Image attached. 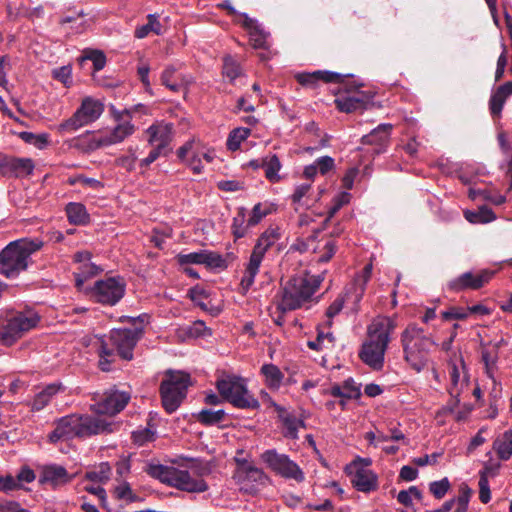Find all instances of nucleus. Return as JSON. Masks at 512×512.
I'll return each instance as SVG.
<instances>
[{
	"instance_id": "obj_1",
	"label": "nucleus",
	"mask_w": 512,
	"mask_h": 512,
	"mask_svg": "<svg viewBox=\"0 0 512 512\" xmlns=\"http://www.w3.org/2000/svg\"><path fill=\"white\" fill-rule=\"evenodd\" d=\"M396 327V319L389 316H378L368 325L367 339L361 346L359 357L373 370L383 368L385 353Z\"/></svg>"
},
{
	"instance_id": "obj_2",
	"label": "nucleus",
	"mask_w": 512,
	"mask_h": 512,
	"mask_svg": "<svg viewBox=\"0 0 512 512\" xmlns=\"http://www.w3.org/2000/svg\"><path fill=\"white\" fill-rule=\"evenodd\" d=\"M141 327L115 328L110 331L108 337L97 338V351L99 355V367L104 372L111 371L112 363L116 356L124 360L133 358V350L141 338Z\"/></svg>"
},
{
	"instance_id": "obj_3",
	"label": "nucleus",
	"mask_w": 512,
	"mask_h": 512,
	"mask_svg": "<svg viewBox=\"0 0 512 512\" xmlns=\"http://www.w3.org/2000/svg\"><path fill=\"white\" fill-rule=\"evenodd\" d=\"M112 424L100 417L71 414L59 418L55 422L54 430L49 434L51 443L68 441L74 438H83L104 432H111Z\"/></svg>"
},
{
	"instance_id": "obj_4",
	"label": "nucleus",
	"mask_w": 512,
	"mask_h": 512,
	"mask_svg": "<svg viewBox=\"0 0 512 512\" xmlns=\"http://www.w3.org/2000/svg\"><path fill=\"white\" fill-rule=\"evenodd\" d=\"M43 242L38 239L22 238L10 242L0 252V273L7 278H16L32 263L31 255L40 250Z\"/></svg>"
},
{
	"instance_id": "obj_5",
	"label": "nucleus",
	"mask_w": 512,
	"mask_h": 512,
	"mask_svg": "<svg viewBox=\"0 0 512 512\" xmlns=\"http://www.w3.org/2000/svg\"><path fill=\"white\" fill-rule=\"evenodd\" d=\"M401 345L404 360L417 373L423 371L429 363V354L436 345L423 328L412 323L401 333Z\"/></svg>"
},
{
	"instance_id": "obj_6",
	"label": "nucleus",
	"mask_w": 512,
	"mask_h": 512,
	"mask_svg": "<svg viewBox=\"0 0 512 512\" xmlns=\"http://www.w3.org/2000/svg\"><path fill=\"white\" fill-rule=\"evenodd\" d=\"M109 111L115 124L94 138L93 142L97 148L112 146L125 141L136 131V127L132 122L135 114L138 112L148 113L147 108L143 104H137L122 110L111 105Z\"/></svg>"
},
{
	"instance_id": "obj_7",
	"label": "nucleus",
	"mask_w": 512,
	"mask_h": 512,
	"mask_svg": "<svg viewBox=\"0 0 512 512\" xmlns=\"http://www.w3.org/2000/svg\"><path fill=\"white\" fill-rule=\"evenodd\" d=\"M322 281V276L310 274L291 278L283 286L277 308L282 312H286L302 307L312 299Z\"/></svg>"
},
{
	"instance_id": "obj_8",
	"label": "nucleus",
	"mask_w": 512,
	"mask_h": 512,
	"mask_svg": "<svg viewBox=\"0 0 512 512\" xmlns=\"http://www.w3.org/2000/svg\"><path fill=\"white\" fill-rule=\"evenodd\" d=\"M40 315L31 308L8 310L0 315V343L11 346L26 333L36 328Z\"/></svg>"
},
{
	"instance_id": "obj_9",
	"label": "nucleus",
	"mask_w": 512,
	"mask_h": 512,
	"mask_svg": "<svg viewBox=\"0 0 512 512\" xmlns=\"http://www.w3.org/2000/svg\"><path fill=\"white\" fill-rule=\"evenodd\" d=\"M149 474L160 482L189 493H202L208 489L207 483L199 477H192L187 470L161 464L150 465Z\"/></svg>"
},
{
	"instance_id": "obj_10",
	"label": "nucleus",
	"mask_w": 512,
	"mask_h": 512,
	"mask_svg": "<svg viewBox=\"0 0 512 512\" xmlns=\"http://www.w3.org/2000/svg\"><path fill=\"white\" fill-rule=\"evenodd\" d=\"M190 376L182 371H170L162 381L160 392L162 404L168 413L175 412L186 397Z\"/></svg>"
},
{
	"instance_id": "obj_11",
	"label": "nucleus",
	"mask_w": 512,
	"mask_h": 512,
	"mask_svg": "<svg viewBox=\"0 0 512 512\" xmlns=\"http://www.w3.org/2000/svg\"><path fill=\"white\" fill-rule=\"evenodd\" d=\"M220 395L235 407L241 409H256L259 402L248 391L246 382L237 376H227L217 383Z\"/></svg>"
},
{
	"instance_id": "obj_12",
	"label": "nucleus",
	"mask_w": 512,
	"mask_h": 512,
	"mask_svg": "<svg viewBox=\"0 0 512 512\" xmlns=\"http://www.w3.org/2000/svg\"><path fill=\"white\" fill-rule=\"evenodd\" d=\"M177 157L188 166L194 174H201L204 168L202 160L211 163L215 159L216 154L214 149L206 146L199 139L192 138L178 148Z\"/></svg>"
},
{
	"instance_id": "obj_13",
	"label": "nucleus",
	"mask_w": 512,
	"mask_h": 512,
	"mask_svg": "<svg viewBox=\"0 0 512 512\" xmlns=\"http://www.w3.org/2000/svg\"><path fill=\"white\" fill-rule=\"evenodd\" d=\"M103 110L104 106L100 101L86 97L74 114L57 126V130L60 133L74 132L95 122L102 115Z\"/></svg>"
},
{
	"instance_id": "obj_14",
	"label": "nucleus",
	"mask_w": 512,
	"mask_h": 512,
	"mask_svg": "<svg viewBox=\"0 0 512 512\" xmlns=\"http://www.w3.org/2000/svg\"><path fill=\"white\" fill-rule=\"evenodd\" d=\"M125 282L120 277H108L98 280L89 289L90 297L101 304L113 306L125 294Z\"/></svg>"
},
{
	"instance_id": "obj_15",
	"label": "nucleus",
	"mask_w": 512,
	"mask_h": 512,
	"mask_svg": "<svg viewBox=\"0 0 512 512\" xmlns=\"http://www.w3.org/2000/svg\"><path fill=\"white\" fill-rule=\"evenodd\" d=\"M261 459L272 471L284 478L293 479L296 482H303L305 479L302 469L286 454L270 449L262 453Z\"/></svg>"
},
{
	"instance_id": "obj_16",
	"label": "nucleus",
	"mask_w": 512,
	"mask_h": 512,
	"mask_svg": "<svg viewBox=\"0 0 512 512\" xmlns=\"http://www.w3.org/2000/svg\"><path fill=\"white\" fill-rule=\"evenodd\" d=\"M450 385L448 392L455 404H459L460 395L467 389L469 376L466 365L461 357L452 360L449 364Z\"/></svg>"
},
{
	"instance_id": "obj_17",
	"label": "nucleus",
	"mask_w": 512,
	"mask_h": 512,
	"mask_svg": "<svg viewBox=\"0 0 512 512\" xmlns=\"http://www.w3.org/2000/svg\"><path fill=\"white\" fill-rule=\"evenodd\" d=\"M129 399L130 395L128 393L111 390L104 393L100 400L91 407L99 415L113 416L125 408Z\"/></svg>"
},
{
	"instance_id": "obj_18",
	"label": "nucleus",
	"mask_w": 512,
	"mask_h": 512,
	"mask_svg": "<svg viewBox=\"0 0 512 512\" xmlns=\"http://www.w3.org/2000/svg\"><path fill=\"white\" fill-rule=\"evenodd\" d=\"M493 274L494 272L490 270H481L477 274L472 272H465L457 278L451 280L448 283V287L450 290L455 292L467 289L477 290L488 283Z\"/></svg>"
},
{
	"instance_id": "obj_19",
	"label": "nucleus",
	"mask_w": 512,
	"mask_h": 512,
	"mask_svg": "<svg viewBox=\"0 0 512 512\" xmlns=\"http://www.w3.org/2000/svg\"><path fill=\"white\" fill-rule=\"evenodd\" d=\"M177 261L180 265L198 264L205 265L208 268L225 267L223 256L210 250H200L186 254L180 253L177 255Z\"/></svg>"
},
{
	"instance_id": "obj_20",
	"label": "nucleus",
	"mask_w": 512,
	"mask_h": 512,
	"mask_svg": "<svg viewBox=\"0 0 512 512\" xmlns=\"http://www.w3.org/2000/svg\"><path fill=\"white\" fill-rule=\"evenodd\" d=\"M33 170L34 163L29 158L0 156V173L4 176L25 177Z\"/></svg>"
},
{
	"instance_id": "obj_21",
	"label": "nucleus",
	"mask_w": 512,
	"mask_h": 512,
	"mask_svg": "<svg viewBox=\"0 0 512 512\" xmlns=\"http://www.w3.org/2000/svg\"><path fill=\"white\" fill-rule=\"evenodd\" d=\"M147 141L152 146L166 148L173 139V124L165 121H156L146 131Z\"/></svg>"
},
{
	"instance_id": "obj_22",
	"label": "nucleus",
	"mask_w": 512,
	"mask_h": 512,
	"mask_svg": "<svg viewBox=\"0 0 512 512\" xmlns=\"http://www.w3.org/2000/svg\"><path fill=\"white\" fill-rule=\"evenodd\" d=\"M236 477L241 484V489L246 492H253L256 490L257 484H263L266 476L264 472L251 465H243L237 470Z\"/></svg>"
},
{
	"instance_id": "obj_23",
	"label": "nucleus",
	"mask_w": 512,
	"mask_h": 512,
	"mask_svg": "<svg viewBox=\"0 0 512 512\" xmlns=\"http://www.w3.org/2000/svg\"><path fill=\"white\" fill-rule=\"evenodd\" d=\"M277 414L283 427V436L288 439H297L299 430L305 428L304 420L284 407H277Z\"/></svg>"
},
{
	"instance_id": "obj_24",
	"label": "nucleus",
	"mask_w": 512,
	"mask_h": 512,
	"mask_svg": "<svg viewBox=\"0 0 512 512\" xmlns=\"http://www.w3.org/2000/svg\"><path fill=\"white\" fill-rule=\"evenodd\" d=\"M329 394L333 397L339 398L340 400L338 404L342 409H344L346 401L358 398L361 392L359 385H357V383L352 378H349L342 384H334L329 389Z\"/></svg>"
},
{
	"instance_id": "obj_25",
	"label": "nucleus",
	"mask_w": 512,
	"mask_h": 512,
	"mask_svg": "<svg viewBox=\"0 0 512 512\" xmlns=\"http://www.w3.org/2000/svg\"><path fill=\"white\" fill-rule=\"evenodd\" d=\"M64 390L65 387L60 382L48 384L34 396L28 405L34 412L41 411L58 393L64 392Z\"/></svg>"
},
{
	"instance_id": "obj_26",
	"label": "nucleus",
	"mask_w": 512,
	"mask_h": 512,
	"mask_svg": "<svg viewBox=\"0 0 512 512\" xmlns=\"http://www.w3.org/2000/svg\"><path fill=\"white\" fill-rule=\"evenodd\" d=\"M242 25L248 30L250 41L255 48H264L267 44L268 34L260 27L256 20L241 15Z\"/></svg>"
},
{
	"instance_id": "obj_27",
	"label": "nucleus",
	"mask_w": 512,
	"mask_h": 512,
	"mask_svg": "<svg viewBox=\"0 0 512 512\" xmlns=\"http://www.w3.org/2000/svg\"><path fill=\"white\" fill-rule=\"evenodd\" d=\"M263 258L264 256L254 252L251 253L240 283L244 292H247L253 286Z\"/></svg>"
},
{
	"instance_id": "obj_28",
	"label": "nucleus",
	"mask_w": 512,
	"mask_h": 512,
	"mask_svg": "<svg viewBox=\"0 0 512 512\" xmlns=\"http://www.w3.org/2000/svg\"><path fill=\"white\" fill-rule=\"evenodd\" d=\"M353 486L361 492H371L377 489V476L371 470L359 469L352 478Z\"/></svg>"
},
{
	"instance_id": "obj_29",
	"label": "nucleus",
	"mask_w": 512,
	"mask_h": 512,
	"mask_svg": "<svg viewBox=\"0 0 512 512\" xmlns=\"http://www.w3.org/2000/svg\"><path fill=\"white\" fill-rule=\"evenodd\" d=\"M297 80L304 86H313L322 80L326 83L340 82L341 75L329 71H315L313 73H302L297 75Z\"/></svg>"
},
{
	"instance_id": "obj_30",
	"label": "nucleus",
	"mask_w": 512,
	"mask_h": 512,
	"mask_svg": "<svg viewBox=\"0 0 512 512\" xmlns=\"http://www.w3.org/2000/svg\"><path fill=\"white\" fill-rule=\"evenodd\" d=\"M260 373L264 378L265 385L271 390H279L284 380V373L278 366L267 363L262 365Z\"/></svg>"
},
{
	"instance_id": "obj_31",
	"label": "nucleus",
	"mask_w": 512,
	"mask_h": 512,
	"mask_svg": "<svg viewBox=\"0 0 512 512\" xmlns=\"http://www.w3.org/2000/svg\"><path fill=\"white\" fill-rule=\"evenodd\" d=\"M367 102L366 97L363 95V93H356L352 96L350 95H343L339 96L335 99V104L337 108L346 113H351L356 110L362 109Z\"/></svg>"
},
{
	"instance_id": "obj_32",
	"label": "nucleus",
	"mask_w": 512,
	"mask_h": 512,
	"mask_svg": "<svg viewBox=\"0 0 512 512\" xmlns=\"http://www.w3.org/2000/svg\"><path fill=\"white\" fill-rule=\"evenodd\" d=\"M43 477L46 482L54 486L63 485L72 480V476L60 465H48L43 470Z\"/></svg>"
},
{
	"instance_id": "obj_33",
	"label": "nucleus",
	"mask_w": 512,
	"mask_h": 512,
	"mask_svg": "<svg viewBox=\"0 0 512 512\" xmlns=\"http://www.w3.org/2000/svg\"><path fill=\"white\" fill-rule=\"evenodd\" d=\"M391 129V124H380L375 129H373L369 134L364 135L362 137V143L384 146L389 140Z\"/></svg>"
},
{
	"instance_id": "obj_34",
	"label": "nucleus",
	"mask_w": 512,
	"mask_h": 512,
	"mask_svg": "<svg viewBox=\"0 0 512 512\" xmlns=\"http://www.w3.org/2000/svg\"><path fill=\"white\" fill-rule=\"evenodd\" d=\"M280 238L278 228H268L258 238L252 252L265 256L267 250Z\"/></svg>"
},
{
	"instance_id": "obj_35",
	"label": "nucleus",
	"mask_w": 512,
	"mask_h": 512,
	"mask_svg": "<svg viewBox=\"0 0 512 512\" xmlns=\"http://www.w3.org/2000/svg\"><path fill=\"white\" fill-rule=\"evenodd\" d=\"M493 449L501 460H508L512 456V430L500 434L493 443Z\"/></svg>"
},
{
	"instance_id": "obj_36",
	"label": "nucleus",
	"mask_w": 512,
	"mask_h": 512,
	"mask_svg": "<svg viewBox=\"0 0 512 512\" xmlns=\"http://www.w3.org/2000/svg\"><path fill=\"white\" fill-rule=\"evenodd\" d=\"M282 168V163L276 154L269 153L264 156V173L265 177L271 183H278L281 180L279 171Z\"/></svg>"
},
{
	"instance_id": "obj_37",
	"label": "nucleus",
	"mask_w": 512,
	"mask_h": 512,
	"mask_svg": "<svg viewBox=\"0 0 512 512\" xmlns=\"http://www.w3.org/2000/svg\"><path fill=\"white\" fill-rule=\"evenodd\" d=\"M161 82L173 92L179 91L185 85L184 78L181 74L177 73L173 66H168L164 69L161 75Z\"/></svg>"
},
{
	"instance_id": "obj_38",
	"label": "nucleus",
	"mask_w": 512,
	"mask_h": 512,
	"mask_svg": "<svg viewBox=\"0 0 512 512\" xmlns=\"http://www.w3.org/2000/svg\"><path fill=\"white\" fill-rule=\"evenodd\" d=\"M337 246L333 239L322 238L318 240L313 253L317 254V261L321 263L328 262L336 253Z\"/></svg>"
},
{
	"instance_id": "obj_39",
	"label": "nucleus",
	"mask_w": 512,
	"mask_h": 512,
	"mask_svg": "<svg viewBox=\"0 0 512 512\" xmlns=\"http://www.w3.org/2000/svg\"><path fill=\"white\" fill-rule=\"evenodd\" d=\"M335 337L330 331H324L318 328L317 337L308 341L307 345L315 351L328 350L334 347Z\"/></svg>"
},
{
	"instance_id": "obj_40",
	"label": "nucleus",
	"mask_w": 512,
	"mask_h": 512,
	"mask_svg": "<svg viewBox=\"0 0 512 512\" xmlns=\"http://www.w3.org/2000/svg\"><path fill=\"white\" fill-rule=\"evenodd\" d=\"M464 217L472 224H485L495 220L496 218L494 212L486 206H482L476 211L466 210L464 212Z\"/></svg>"
},
{
	"instance_id": "obj_41",
	"label": "nucleus",
	"mask_w": 512,
	"mask_h": 512,
	"mask_svg": "<svg viewBox=\"0 0 512 512\" xmlns=\"http://www.w3.org/2000/svg\"><path fill=\"white\" fill-rule=\"evenodd\" d=\"M66 214L70 223L75 225L84 224L88 221V213L81 203L71 202L66 206Z\"/></svg>"
},
{
	"instance_id": "obj_42",
	"label": "nucleus",
	"mask_w": 512,
	"mask_h": 512,
	"mask_svg": "<svg viewBox=\"0 0 512 512\" xmlns=\"http://www.w3.org/2000/svg\"><path fill=\"white\" fill-rule=\"evenodd\" d=\"M99 271V268L93 264L91 261L86 262L78 268V271L74 273L75 275V284L79 290L84 289L85 281L94 275H96Z\"/></svg>"
},
{
	"instance_id": "obj_43",
	"label": "nucleus",
	"mask_w": 512,
	"mask_h": 512,
	"mask_svg": "<svg viewBox=\"0 0 512 512\" xmlns=\"http://www.w3.org/2000/svg\"><path fill=\"white\" fill-rule=\"evenodd\" d=\"M311 190V183H302L296 185L293 194L291 195V200L293 204L297 205L296 210L300 207H309V192Z\"/></svg>"
},
{
	"instance_id": "obj_44",
	"label": "nucleus",
	"mask_w": 512,
	"mask_h": 512,
	"mask_svg": "<svg viewBox=\"0 0 512 512\" xmlns=\"http://www.w3.org/2000/svg\"><path fill=\"white\" fill-rule=\"evenodd\" d=\"M147 20V24L142 25L135 30V36L139 39L145 38L150 32H153L156 35L162 34V25L155 14H149L147 16Z\"/></svg>"
},
{
	"instance_id": "obj_45",
	"label": "nucleus",
	"mask_w": 512,
	"mask_h": 512,
	"mask_svg": "<svg viewBox=\"0 0 512 512\" xmlns=\"http://www.w3.org/2000/svg\"><path fill=\"white\" fill-rule=\"evenodd\" d=\"M19 138L25 143L33 145L38 149H44L49 145V134L40 133L34 134L32 132L23 131L19 133Z\"/></svg>"
},
{
	"instance_id": "obj_46",
	"label": "nucleus",
	"mask_w": 512,
	"mask_h": 512,
	"mask_svg": "<svg viewBox=\"0 0 512 512\" xmlns=\"http://www.w3.org/2000/svg\"><path fill=\"white\" fill-rule=\"evenodd\" d=\"M223 75L233 83L239 76L242 75V68L240 64L230 55L223 59Z\"/></svg>"
},
{
	"instance_id": "obj_47",
	"label": "nucleus",
	"mask_w": 512,
	"mask_h": 512,
	"mask_svg": "<svg viewBox=\"0 0 512 512\" xmlns=\"http://www.w3.org/2000/svg\"><path fill=\"white\" fill-rule=\"evenodd\" d=\"M250 133L251 130L245 127L232 130L227 139V148L231 151H236L241 143L249 137Z\"/></svg>"
},
{
	"instance_id": "obj_48",
	"label": "nucleus",
	"mask_w": 512,
	"mask_h": 512,
	"mask_svg": "<svg viewBox=\"0 0 512 512\" xmlns=\"http://www.w3.org/2000/svg\"><path fill=\"white\" fill-rule=\"evenodd\" d=\"M225 411L222 409H203L197 414V420L204 425H215L223 421Z\"/></svg>"
},
{
	"instance_id": "obj_49",
	"label": "nucleus",
	"mask_w": 512,
	"mask_h": 512,
	"mask_svg": "<svg viewBox=\"0 0 512 512\" xmlns=\"http://www.w3.org/2000/svg\"><path fill=\"white\" fill-rule=\"evenodd\" d=\"M471 496L472 490L467 484L462 483L459 487V495L455 497L456 508L454 512H467Z\"/></svg>"
},
{
	"instance_id": "obj_50",
	"label": "nucleus",
	"mask_w": 512,
	"mask_h": 512,
	"mask_svg": "<svg viewBox=\"0 0 512 512\" xmlns=\"http://www.w3.org/2000/svg\"><path fill=\"white\" fill-rule=\"evenodd\" d=\"M111 468L108 463H101L97 468L86 473V478L95 483H104L109 480Z\"/></svg>"
},
{
	"instance_id": "obj_51",
	"label": "nucleus",
	"mask_w": 512,
	"mask_h": 512,
	"mask_svg": "<svg viewBox=\"0 0 512 512\" xmlns=\"http://www.w3.org/2000/svg\"><path fill=\"white\" fill-rule=\"evenodd\" d=\"M318 236L319 233H314L306 239L299 238L291 245L290 249L300 253L313 252L318 242Z\"/></svg>"
},
{
	"instance_id": "obj_52",
	"label": "nucleus",
	"mask_w": 512,
	"mask_h": 512,
	"mask_svg": "<svg viewBox=\"0 0 512 512\" xmlns=\"http://www.w3.org/2000/svg\"><path fill=\"white\" fill-rule=\"evenodd\" d=\"M451 488V483L447 477L429 484V491L436 499H442Z\"/></svg>"
},
{
	"instance_id": "obj_53",
	"label": "nucleus",
	"mask_w": 512,
	"mask_h": 512,
	"mask_svg": "<svg viewBox=\"0 0 512 512\" xmlns=\"http://www.w3.org/2000/svg\"><path fill=\"white\" fill-rule=\"evenodd\" d=\"M481 358L485 365V370H486L487 376L493 381V384H494L493 392L496 393V386L498 384L493 376V369H494L495 363H496V356L492 355L487 349H483L481 351Z\"/></svg>"
},
{
	"instance_id": "obj_54",
	"label": "nucleus",
	"mask_w": 512,
	"mask_h": 512,
	"mask_svg": "<svg viewBox=\"0 0 512 512\" xmlns=\"http://www.w3.org/2000/svg\"><path fill=\"white\" fill-rule=\"evenodd\" d=\"M351 200V194L349 192H341L336 195L333 199V204L328 211V217L326 221H329L344 205L348 204Z\"/></svg>"
},
{
	"instance_id": "obj_55",
	"label": "nucleus",
	"mask_w": 512,
	"mask_h": 512,
	"mask_svg": "<svg viewBox=\"0 0 512 512\" xmlns=\"http://www.w3.org/2000/svg\"><path fill=\"white\" fill-rule=\"evenodd\" d=\"M506 97L503 96L498 89L492 94L489 101V108L492 116L499 117L501 115L503 106L505 104Z\"/></svg>"
},
{
	"instance_id": "obj_56",
	"label": "nucleus",
	"mask_w": 512,
	"mask_h": 512,
	"mask_svg": "<svg viewBox=\"0 0 512 512\" xmlns=\"http://www.w3.org/2000/svg\"><path fill=\"white\" fill-rule=\"evenodd\" d=\"M52 76L54 79L63 83L65 87H70L73 83L72 68L69 65L55 68L52 71Z\"/></svg>"
},
{
	"instance_id": "obj_57",
	"label": "nucleus",
	"mask_w": 512,
	"mask_h": 512,
	"mask_svg": "<svg viewBox=\"0 0 512 512\" xmlns=\"http://www.w3.org/2000/svg\"><path fill=\"white\" fill-rule=\"evenodd\" d=\"M466 307L451 306L441 313L443 320H465L468 318Z\"/></svg>"
},
{
	"instance_id": "obj_58",
	"label": "nucleus",
	"mask_w": 512,
	"mask_h": 512,
	"mask_svg": "<svg viewBox=\"0 0 512 512\" xmlns=\"http://www.w3.org/2000/svg\"><path fill=\"white\" fill-rule=\"evenodd\" d=\"M114 495L119 500H125L129 502H132L136 499L130 484L127 482H120L118 485H116L114 488Z\"/></svg>"
},
{
	"instance_id": "obj_59",
	"label": "nucleus",
	"mask_w": 512,
	"mask_h": 512,
	"mask_svg": "<svg viewBox=\"0 0 512 512\" xmlns=\"http://www.w3.org/2000/svg\"><path fill=\"white\" fill-rule=\"evenodd\" d=\"M155 433L149 428L138 429L132 432V438L135 444L144 445L154 439Z\"/></svg>"
},
{
	"instance_id": "obj_60",
	"label": "nucleus",
	"mask_w": 512,
	"mask_h": 512,
	"mask_svg": "<svg viewBox=\"0 0 512 512\" xmlns=\"http://www.w3.org/2000/svg\"><path fill=\"white\" fill-rule=\"evenodd\" d=\"M479 499L482 503L486 504L491 499L489 481L484 472L480 474L479 478Z\"/></svg>"
},
{
	"instance_id": "obj_61",
	"label": "nucleus",
	"mask_w": 512,
	"mask_h": 512,
	"mask_svg": "<svg viewBox=\"0 0 512 512\" xmlns=\"http://www.w3.org/2000/svg\"><path fill=\"white\" fill-rule=\"evenodd\" d=\"M91 60L94 65V69L99 71L104 68L106 63L105 55L98 50H91L86 53L85 57H83V60Z\"/></svg>"
},
{
	"instance_id": "obj_62",
	"label": "nucleus",
	"mask_w": 512,
	"mask_h": 512,
	"mask_svg": "<svg viewBox=\"0 0 512 512\" xmlns=\"http://www.w3.org/2000/svg\"><path fill=\"white\" fill-rule=\"evenodd\" d=\"M344 298L342 296H338L331 304L330 306L327 308V311H326V316L328 318V321H327V324L328 326L331 325V319L336 316L337 314L340 313V311L343 309L344 307Z\"/></svg>"
},
{
	"instance_id": "obj_63",
	"label": "nucleus",
	"mask_w": 512,
	"mask_h": 512,
	"mask_svg": "<svg viewBox=\"0 0 512 512\" xmlns=\"http://www.w3.org/2000/svg\"><path fill=\"white\" fill-rule=\"evenodd\" d=\"M267 213V210H264L260 203L256 204L247 220V226L251 227L257 225L267 215Z\"/></svg>"
},
{
	"instance_id": "obj_64",
	"label": "nucleus",
	"mask_w": 512,
	"mask_h": 512,
	"mask_svg": "<svg viewBox=\"0 0 512 512\" xmlns=\"http://www.w3.org/2000/svg\"><path fill=\"white\" fill-rule=\"evenodd\" d=\"M314 162L322 175L331 171L335 166L334 159L330 156L319 157Z\"/></svg>"
}]
</instances>
